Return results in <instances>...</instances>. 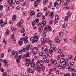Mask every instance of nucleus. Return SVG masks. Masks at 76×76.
<instances>
[{
  "mask_svg": "<svg viewBox=\"0 0 76 76\" xmlns=\"http://www.w3.org/2000/svg\"><path fill=\"white\" fill-rule=\"evenodd\" d=\"M37 51L38 48L37 47H35L33 49L32 53L33 54H37Z\"/></svg>",
  "mask_w": 76,
  "mask_h": 76,
  "instance_id": "39448f33",
  "label": "nucleus"
},
{
  "mask_svg": "<svg viewBox=\"0 0 76 76\" xmlns=\"http://www.w3.org/2000/svg\"><path fill=\"white\" fill-rule=\"evenodd\" d=\"M41 15H42V13L41 12H40L37 15V16L36 17V18H38V17H41Z\"/></svg>",
  "mask_w": 76,
  "mask_h": 76,
  "instance_id": "6ab92c4d",
  "label": "nucleus"
},
{
  "mask_svg": "<svg viewBox=\"0 0 76 76\" xmlns=\"http://www.w3.org/2000/svg\"><path fill=\"white\" fill-rule=\"evenodd\" d=\"M68 58L69 59H71L72 58V55H69L68 56Z\"/></svg>",
  "mask_w": 76,
  "mask_h": 76,
  "instance_id": "c85d7f7f",
  "label": "nucleus"
},
{
  "mask_svg": "<svg viewBox=\"0 0 76 76\" xmlns=\"http://www.w3.org/2000/svg\"><path fill=\"white\" fill-rule=\"evenodd\" d=\"M4 56V53H2L1 54V58H3V57Z\"/></svg>",
  "mask_w": 76,
  "mask_h": 76,
  "instance_id": "052dcab7",
  "label": "nucleus"
},
{
  "mask_svg": "<svg viewBox=\"0 0 76 76\" xmlns=\"http://www.w3.org/2000/svg\"><path fill=\"white\" fill-rule=\"evenodd\" d=\"M66 2L68 4V3H69V2H70V0H66Z\"/></svg>",
  "mask_w": 76,
  "mask_h": 76,
  "instance_id": "6e6d98bb",
  "label": "nucleus"
},
{
  "mask_svg": "<svg viewBox=\"0 0 76 76\" xmlns=\"http://www.w3.org/2000/svg\"><path fill=\"white\" fill-rule=\"evenodd\" d=\"M61 4V0H58L56 2H55L54 3V7H56V5H57V4H58V5H60Z\"/></svg>",
  "mask_w": 76,
  "mask_h": 76,
  "instance_id": "423d86ee",
  "label": "nucleus"
},
{
  "mask_svg": "<svg viewBox=\"0 0 76 76\" xmlns=\"http://www.w3.org/2000/svg\"><path fill=\"white\" fill-rule=\"evenodd\" d=\"M14 54L15 55V56L14 57L15 59H16L18 58V59H16V61L17 63H19V61H20V59H22V57H21L22 56L21 55L18 56V53L17 52H15Z\"/></svg>",
  "mask_w": 76,
  "mask_h": 76,
  "instance_id": "f257e3e1",
  "label": "nucleus"
},
{
  "mask_svg": "<svg viewBox=\"0 0 76 76\" xmlns=\"http://www.w3.org/2000/svg\"><path fill=\"white\" fill-rule=\"evenodd\" d=\"M18 44H20V45H22L23 44V42L22 41H19L18 42Z\"/></svg>",
  "mask_w": 76,
  "mask_h": 76,
  "instance_id": "393cba45",
  "label": "nucleus"
},
{
  "mask_svg": "<svg viewBox=\"0 0 76 76\" xmlns=\"http://www.w3.org/2000/svg\"><path fill=\"white\" fill-rule=\"evenodd\" d=\"M9 30L8 29L6 30V31L5 32V34L6 35H9V34L10 32Z\"/></svg>",
  "mask_w": 76,
  "mask_h": 76,
  "instance_id": "f3484780",
  "label": "nucleus"
},
{
  "mask_svg": "<svg viewBox=\"0 0 76 76\" xmlns=\"http://www.w3.org/2000/svg\"><path fill=\"white\" fill-rule=\"evenodd\" d=\"M60 41L58 39H57L56 40V43L57 44H59L60 43Z\"/></svg>",
  "mask_w": 76,
  "mask_h": 76,
  "instance_id": "c9c22d12",
  "label": "nucleus"
},
{
  "mask_svg": "<svg viewBox=\"0 0 76 76\" xmlns=\"http://www.w3.org/2000/svg\"><path fill=\"white\" fill-rule=\"evenodd\" d=\"M13 42L14 44H16V40L14 39L13 40Z\"/></svg>",
  "mask_w": 76,
  "mask_h": 76,
  "instance_id": "680f3d73",
  "label": "nucleus"
},
{
  "mask_svg": "<svg viewBox=\"0 0 76 76\" xmlns=\"http://www.w3.org/2000/svg\"><path fill=\"white\" fill-rule=\"evenodd\" d=\"M25 31V30L24 28H22L21 30V33H24Z\"/></svg>",
  "mask_w": 76,
  "mask_h": 76,
  "instance_id": "b1692460",
  "label": "nucleus"
},
{
  "mask_svg": "<svg viewBox=\"0 0 76 76\" xmlns=\"http://www.w3.org/2000/svg\"><path fill=\"white\" fill-rule=\"evenodd\" d=\"M40 56H42L43 55V53L42 52H40L39 53Z\"/></svg>",
  "mask_w": 76,
  "mask_h": 76,
  "instance_id": "de8ad7c7",
  "label": "nucleus"
},
{
  "mask_svg": "<svg viewBox=\"0 0 76 76\" xmlns=\"http://www.w3.org/2000/svg\"><path fill=\"white\" fill-rule=\"evenodd\" d=\"M68 69L69 71H73V70H75L74 69H73L72 68H69Z\"/></svg>",
  "mask_w": 76,
  "mask_h": 76,
  "instance_id": "bb28decb",
  "label": "nucleus"
},
{
  "mask_svg": "<svg viewBox=\"0 0 76 76\" xmlns=\"http://www.w3.org/2000/svg\"><path fill=\"white\" fill-rule=\"evenodd\" d=\"M16 28H14V27H13V28H12V31H16Z\"/></svg>",
  "mask_w": 76,
  "mask_h": 76,
  "instance_id": "c03bdc74",
  "label": "nucleus"
},
{
  "mask_svg": "<svg viewBox=\"0 0 76 76\" xmlns=\"http://www.w3.org/2000/svg\"><path fill=\"white\" fill-rule=\"evenodd\" d=\"M23 40L24 41V42L25 44H27L28 43V40L26 39H23Z\"/></svg>",
  "mask_w": 76,
  "mask_h": 76,
  "instance_id": "72a5a7b5",
  "label": "nucleus"
},
{
  "mask_svg": "<svg viewBox=\"0 0 76 76\" xmlns=\"http://www.w3.org/2000/svg\"><path fill=\"white\" fill-rule=\"evenodd\" d=\"M12 3L13 4H15L16 3V0H11Z\"/></svg>",
  "mask_w": 76,
  "mask_h": 76,
  "instance_id": "e433bc0d",
  "label": "nucleus"
},
{
  "mask_svg": "<svg viewBox=\"0 0 76 76\" xmlns=\"http://www.w3.org/2000/svg\"><path fill=\"white\" fill-rule=\"evenodd\" d=\"M66 67L67 69H69V68H70V66H69V65H66Z\"/></svg>",
  "mask_w": 76,
  "mask_h": 76,
  "instance_id": "49530a36",
  "label": "nucleus"
},
{
  "mask_svg": "<svg viewBox=\"0 0 76 76\" xmlns=\"http://www.w3.org/2000/svg\"><path fill=\"white\" fill-rule=\"evenodd\" d=\"M38 37H31L30 38V40L31 41H32L33 43L34 42H37L38 41Z\"/></svg>",
  "mask_w": 76,
  "mask_h": 76,
  "instance_id": "20e7f679",
  "label": "nucleus"
},
{
  "mask_svg": "<svg viewBox=\"0 0 76 76\" xmlns=\"http://www.w3.org/2000/svg\"><path fill=\"white\" fill-rule=\"evenodd\" d=\"M59 35H60V36H62L63 35V32H60L59 34Z\"/></svg>",
  "mask_w": 76,
  "mask_h": 76,
  "instance_id": "58836bf2",
  "label": "nucleus"
},
{
  "mask_svg": "<svg viewBox=\"0 0 76 76\" xmlns=\"http://www.w3.org/2000/svg\"><path fill=\"white\" fill-rule=\"evenodd\" d=\"M35 63H33V62L31 64V66L32 67H35Z\"/></svg>",
  "mask_w": 76,
  "mask_h": 76,
  "instance_id": "412c9836",
  "label": "nucleus"
},
{
  "mask_svg": "<svg viewBox=\"0 0 76 76\" xmlns=\"http://www.w3.org/2000/svg\"><path fill=\"white\" fill-rule=\"evenodd\" d=\"M64 76H70V75L69 73H68L66 74H64Z\"/></svg>",
  "mask_w": 76,
  "mask_h": 76,
  "instance_id": "ea45409f",
  "label": "nucleus"
},
{
  "mask_svg": "<svg viewBox=\"0 0 76 76\" xmlns=\"http://www.w3.org/2000/svg\"><path fill=\"white\" fill-rule=\"evenodd\" d=\"M35 12H34V11H31L30 13V16L35 15Z\"/></svg>",
  "mask_w": 76,
  "mask_h": 76,
  "instance_id": "a211bd4d",
  "label": "nucleus"
},
{
  "mask_svg": "<svg viewBox=\"0 0 76 76\" xmlns=\"http://www.w3.org/2000/svg\"><path fill=\"white\" fill-rule=\"evenodd\" d=\"M28 47H28L29 48V49L30 50H31V49L32 48V45H29L28 46Z\"/></svg>",
  "mask_w": 76,
  "mask_h": 76,
  "instance_id": "f704fd0d",
  "label": "nucleus"
},
{
  "mask_svg": "<svg viewBox=\"0 0 76 76\" xmlns=\"http://www.w3.org/2000/svg\"><path fill=\"white\" fill-rule=\"evenodd\" d=\"M68 61V59L67 58L64 59V62L65 63H66V61Z\"/></svg>",
  "mask_w": 76,
  "mask_h": 76,
  "instance_id": "4d7b16f0",
  "label": "nucleus"
},
{
  "mask_svg": "<svg viewBox=\"0 0 76 76\" xmlns=\"http://www.w3.org/2000/svg\"><path fill=\"white\" fill-rule=\"evenodd\" d=\"M0 23H1V27H3V26H4L6 24L5 23L3 22V20H0Z\"/></svg>",
  "mask_w": 76,
  "mask_h": 76,
  "instance_id": "6e6552de",
  "label": "nucleus"
},
{
  "mask_svg": "<svg viewBox=\"0 0 76 76\" xmlns=\"http://www.w3.org/2000/svg\"><path fill=\"white\" fill-rule=\"evenodd\" d=\"M38 3L36 1H35L34 3V6L35 7H37V5H38Z\"/></svg>",
  "mask_w": 76,
  "mask_h": 76,
  "instance_id": "2eb2a0df",
  "label": "nucleus"
},
{
  "mask_svg": "<svg viewBox=\"0 0 76 76\" xmlns=\"http://www.w3.org/2000/svg\"><path fill=\"white\" fill-rule=\"evenodd\" d=\"M68 17L67 16L65 18V21H66V22H67V21H68Z\"/></svg>",
  "mask_w": 76,
  "mask_h": 76,
  "instance_id": "7c9ffc66",
  "label": "nucleus"
},
{
  "mask_svg": "<svg viewBox=\"0 0 76 76\" xmlns=\"http://www.w3.org/2000/svg\"><path fill=\"white\" fill-rule=\"evenodd\" d=\"M29 55H30V53L26 54L24 55V56L26 57H29Z\"/></svg>",
  "mask_w": 76,
  "mask_h": 76,
  "instance_id": "cd10ccee",
  "label": "nucleus"
},
{
  "mask_svg": "<svg viewBox=\"0 0 76 76\" xmlns=\"http://www.w3.org/2000/svg\"><path fill=\"white\" fill-rule=\"evenodd\" d=\"M52 43V41H49V42H48V44H49V45H51Z\"/></svg>",
  "mask_w": 76,
  "mask_h": 76,
  "instance_id": "e2e57ef3",
  "label": "nucleus"
},
{
  "mask_svg": "<svg viewBox=\"0 0 76 76\" xmlns=\"http://www.w3.org/2000/svg\"><path fill=\"white\" fill-rule=\"evenodd\" d=\"M22 24V23H20V22H18V25L19 27L20 28L21 26H21V25Z\"/></svg>",
  "mask_w": 76,
  "mask_h": 76,
  "instance_id": "2f4dec72",
  "label": "nucleus"
},
{
  "mask_svg": "<svg viewBox=\"0 0 76 76\" xmlns=\"http://www.w3.org/2000/svg\"><path fill=\"white\" fill-rule=\"evenodd\" d=\"M12 3V0H9L8 1V4H10V6H13Z\"/></svg>",
  "mask_w": 76,
  "mask_h": 76,
  "instance_id": "f8f14e48",
  "label": "nucleus"
},
{
  "mask_svg": "<svg viewBox=\"0 0 76 76\" xmlns=\"http://www.w3.org/2000/svg\"><path fill=\"white\" fill-rule=\"evenodd\" d=\"M61 65H59L58 66V67L59 68V69H61Z\"/></svg>",
  "mask_w": 76,
  "mask_h": 76,
  "instance_id": "774afa93",
  "label": "nucleus"
},
{
  "mask_svg": "<svg viewBox=\"0 0 76 76\" xmlns=\"http://www.w3.org/2000/svg\"><path fill=\"white\" fill-rule=\"evenodd\" d=\"M49 16L50 18H53L54 15H53V12H51V14Z\"/></svg>",
  "mask_w": 76,
  "mask_h": 76,
  "instance_id": "dca6fc26",
  "label": "nucleus"
},
{
  "mask_svg": "<svg viewBox=\"0 0 76 76\" xmlns=\"http://www.w3.org/2000/svg\"><path fill=\"white\" fill-rule=\"evenodd\" d=\"M62 26L63 28H65V27H66V26H67V23H64V24L62 25Z\"/></svg>",
  "mask_w": 76,
  "mask_h": 76,
  "instance_id": "aec40b11",
  "label": "nucleus"
},
{
  "mask_svg": "<svg viewBox=\"0 0 76 76\" xmlns=\"http://www.w3.org/2000/svg\"><path fill=\"white\" fill-rule=\"evenodd\" d=\"M35 69L36 70H38V71H41V67H38L37 66L35 67Z\"/></svg>",
  "mask_w": 76,
  "mask_h": 76,
  "instance_id": "ddd939ff",
  "label": "nucleus"
},
{
  "mask_svg": "<svg viewBox=\"0 0 76 76\" xmlns=\"http://www.w3.org/2000/svg\"><path fill=\"white\" fill-rule=\"evenodd\" d=\"M46 24V22L45 21H43L42 23H40V25L42 28H44V27Z\"/></svg>",
  "mask_w": 76,
  "mask_h": 76,
  "instance_id": "9b49d317",
  "label": "nucleus"
},
{
  "mask_svg": "<svg viewBox=\"0 0 76 76\" xmlns=\"http://www.w3.org/2000/svg\"><path fill=\"white\" fill-rule=\"evenodd\" d=\"M60 56L61 57H63L64 56V54L63 53H61L60 54Z\"/></svg>",
  "mask_w": 76,
  "mask_h": 76,
  "instance_id": "79ce46f5",
  "label": "nucleus"
},
{
  "mask_svg": "<svg viewBox=\"0 0 76 76\" xmlns=\"http://www.w3.org/2000/svg\"><path fill=\"white\" fill-rule=\"evenodd\" d=\"M48 1V0H44L43 2L45 3H46Z\"/></svg>",
  "mask_w": 76,
  "mask_h": 76,
  "instance_id": "69168bd1",
  "label": "nucleus"
},
{
  "mask_svg": "<svg viewBox=\"0 0 76 76\" xmlns=\"http://www.w3.org/2000/svg\"><path fill=\"white\" fill-rule=\"evenodd\" d=\"M42 49L43 51H45L46 52H48V49H47V46H43L42 47Z\"/></svg>",
  "mask_w": 76,
  "mask_h": 76,
  "instance_id": "9d476101",
  "label": "nucleus"
},
{
  "mask_svg": "<svg viewBox=\"0 0 76 76\" xmlns=\"http://www.w3.org/2000/svg\"><path fill=\"white\" fill-rule=\"evenodd\" d=\"M41 69L42 70V71L44 72V69H45V67L43 66L42 67H41Z\"/></svg>",
  "mask_w": 76,
  "mask_h": 76,
  "instance_id": "37998d69",
  "label": "nucleus"
},
{
  "mask_svg": "<svg viewBox=\"0 0 76 76\" xmlns=\"http://www.w3.org/2000/svg\"><path fill=\"white\" fill-rule=\"evenodd\" d=\"M23 52V50H20L19 52V54H21Z\"/></svg>",
  "mask_w": 76,
  "mask_h": 76,
  "instance_id": "a18cd8bd",
  "label": "nucleus"
},
{
  "mask_svg": "<svg viewBox=\"0 0 76 76\" xmlns=\"http://www.w3.org/2000/svg\"><path fill=\"white\" fill-rule=\"evenodd\" d=\"M58 53H62V50L59 49H58Z\"/></svg>",
  "mask_w": 76,
  "mask_h": 76,
  "instance_id": "8fccbe9b",
  "label": "nucleus"
},
{
  "mask_svg": "<svg viewBox=\"0 0 76 76\" xmlns=\"http://www.w3.org/2000/svg\"><path fill=\"white\" fill-rule=\"evenodd\" d=\"M22 50L23 52H25V51H26V49L25 48H23Z\"/></svg>",
  "mask_w": 76,
  "mask_h": 76,
  "instance_id": "864d4df0",
  "label": "nucleus"
},
{
  "mask_svg": "<svg viewBox=\"0 0 76 76\" xmlns=\"http://www.w3.org/2000/svg\"><path fill=\"white\" fill-rule=\"evenodd\" d=\"M39 64L41 65H42L43 64H44V62H43V61L42 60H40L39 61Z\"/></svg>",
  "mask_w": 76,
  "mask_h": 76,
  "instance_id": "c756f323",
  "label": "nucleus"
},
{
  "mask_svg": "<svg viewBox=\"0 0 76 76\" xmlns=\"http://www.w3.org/2000/svg\"><path fill=\"white\" fill-rule=\"evenodd\" d=\"M34 37H35L36 38H38V37H39V36H38V34L36 33L34 34Z\"/></svg>",
  "mask_w": 76,
  "mask_h": 76,
  "instance_id": "5701e85b",
  "label": "nucleus"
},
{
  "mask_svg": "<svg viewBox=\"0 0 76 76\" xmlns=\"http://www.w3.org/2000/svg\"><path fill=\"white\" fill-rule=\"evenodd\" d=\"M49 23H50L51 24H52V23H53V20H50L49 22Z\"/></svg>",
  "mask_w": 76,
  "mask_h": 76,
  "instance_id": "bf43d9fd",
  "label": "nucleus"
},
{
  "mask_svg": "<svg viewBox=\"0 0 76 76\" xmlns=\"http://www.w3.org/2000/svg\"><path fill=\"white\" fill-rule=\"evenodd\" d=\"M68 17H70L72 15V13H70V12H69L68 13Z\"/></svg>",
  "mask_w": 76,
  "mask_h": 76,
  "instance_id": "4be33fe9",
  "label": "nucleus"
},
{
  "mask_svg": "<svg viewBox=\"0 0 76 76\" xmlns=\"http://www.w3.org/2000/svg\"><path fill=\"white\" fill-rule=\"evenodd\" d=\"M23 20H20L19 23H23Z\"/></svg>",
  "mask_w": 76,
  "mask_h": 76,
  "instance_id": "0e129e2a",
  "label": "nucleus"
},
{
  "mask_svg": "<svg viewBox=\"0 0 76 76\" xmlns=\"http://www.w3.org/2000/svg\"><path fill=\"white\" fill-rule=\"evenodd\" d=\"M59 20V16H58V15H56L55 17V19L54 20H53L54 25L56 24V21L58 20Z\"/></svg>",
  "mask_w": 76,
  "mask_h": 76,
  "instance_id": "1a4fd4ad",
  "label": "nucleus"
},
{
  "mask_svg": "<svg viewBox=\"0 0 76 76\" xmlns=\"http://www.w3.org/2000/svg\"><path fill=\"white\" fill-rule=\"evenodd\" d=\"M39 64V61H37V63H36V64L37 65H38V64Z\"/></svg>",
  "mask_w": 76,
  "mask_h": 76,
  "instance_id": "338daca9",
  "label": "nucleus"
},
{
  "mask_svg": "<svg viewBox=\"0 0 76 76\" xmlns=\"http://www.w3.org/2000/svg\"><path fill=\"white\" fill-rule=\"evenodd\" d=\"M44 40V39H41V41L42 42V44H42V45H44V42H43Z\"/></svg>",
  "mask_w": 76,
  "mask_h": 76,
  "instance_id": "4c0bfd02",
  "label": "nucleus"
},
{
  "mask_svg": "<svg viewBox=\"0 0 76 76\" xmlns=\"http://www.w3.org/2000/svg\"><path fill=\"white\" fill-rule=\"evenodd\" d=\"M15 51L14 50H12V51L11 52V54H12V55H14V54H15Z\"/></svg>",
  "mask_w": 76,
  "mask_h": 76,
  "instance_id": "5fc2aeb1",
  "label": "nucleus"
},
{
  "mask_svg": "<svg viewBox=\"0 0 76 76\" xmlns=\"http://www.w3.org/2000/svg\"><path fill=\"white\" fill-rule=\"evenodd\" d=\"M63 62H64V58H62L60 60V63L61 64V63H63Z\"/></svg>",
  "mask_w": 76,
  "mask_h": 76,
  "instance_id": "4468645a",
  "label": "nucleus"
},
{
  "mask_svg": "<svg viewBox=\"0 0 76 76\" xmlns=\"http://www.w3.org/2000/svg\"><path fill=\"white\" fill-rule=\"evenodd\" d=\"M26 49L27 50H29V45H27V46H26Z\"/></svg>",
  "mask_w": 76,
  "mask_h": 76,
  "instance_id": "a19ab883",
  "label": "nucleus"
},
{
  "mask_svg": "<svg viewBox=\"0 0 76 76\" xmlns=\"http://www.w3.org/2000/svg\"><path fill=\"white\" fill-rule=\"evenodd\" d=\"M48 30L49 31H51V30H52V28H51V26H47L45 27V28L44 30V32L47 33Z\"/></svg>",
  "mask_w": 76,
  "mask_h": 76,
  "instance_id": "f03ea898",
  "label": "nucleus"
},
{
  "mask_svg": "<svg viewBox=\"0 0 76 76\" xmlns=\"http://www.w3.org/2000/svg\"><path fill=\"white\" fill-rule=\"evenodd\" d=\"M39 22V20H38V18H37L35 19L34 21H33L32 22V24L33 25H35L36 22L38 23Z\"/></svg>",
  "mask_w": 76,
  "mask_h": 76,
  "instance_id": "0eeeda50",
  "label": "nucleus"
},
{
  "mask_svg": "<svg viewBox=\"0 0 76 76\" xmlns=\"http://www.w3.org/2000/svg\"><path fill=\"white\" fill-rule=\"evenodd\" d=\"M53 49H51L50 48L49 50V51L50 53H53Z\"/></svg>",
  "mask_w": 76,
  "mask_h": 76,
  "instance_id": "473e14b6",
  "label": "nucleus"
},
{
  "mask_svg": "<svg viewBox=\"0 0 76 76\" xmlns=\"http://www.w3.org/2000/svg\"><path fill=\"white\" fill-rule=\"evenodd\" d=\"M50 48L51 49H53V48H54V46L51 45L50 46Z\"/></svg>",
  "mask_w": 76,
  "mask_h": 76,
  "instance_id": "13d9d810",
  "label": "nucleus"
},
{
  "mask_svg": "<svg viewBox=\"0 0 76 76\" xmlns=\"http://www.w3.org/2000/svg\"><path fill=\"white\" fill-rule=\"evenodd\" d=\"M66 65L65 64H64L62 66V69H64L65 68V67H66Z\"/></svg>",
  "mask_w": 76,
  "mask_h": 76,
  "instance_id": "603ef678",
  "label": "nucleus"
},
{
  "mask_svg": "<svg viewBox=\"0 0 76 76\" xmlns=\"http://www.w3.org/2000/svg\"><path fill=\"white\" fill-rule=\"evenodd\" d=\"M57 60H55L53 62V63L54 64H57Z\"/></svg>",
  "mask_w": 76,
  "mask_h": 76,
  "instance_id": "a878e982",
  "label": "nucleus"
},
{
  "mask_svg": "<svg viewBox=\"0 0 76 76\" xmlns=\"http://www.w3.org/2000/svg\"><path fill=\"white\" fill-rule=\"evenodd\" d=\"M48 56H49L50 57H52V54L50 52L48 53H45V54L43 56V59L45 60L48 57Z\"/></svg>",
  "mask_w": 76,
  "mask_h": 76,
  "instance_id": "7ed1b4c3",
  "label": "nucleus"
},
{
  "mask_svg": "<svg viewBox=\"0 0 76 76\" xmlns=\"http://www.w3.org/2000/svg\"><path fill=\"white\" fill-rule=\"evenodd\" d=\"M3 76H7V74L6 73V72H4L3 74Z\"/></svg>",
  "mask_w": 76,
  "mask_h": 76,
  "instance_id": "09e8293b",
  "label": "nucleus"
},
{
  "mask_svg": "<svg viewBox=\"0 0 76 76\" xmlns=\"http://www.w3.org/2000/svg\"><path fill=\"white\" fill-rule=\"evenodd\" d=\"M29 72L30 73H34V72L31 69H30V70H29V72Z\"/></svg>",
  "mask_w": 76,
  "mask_h": 76,
  "instance_id": "3c124183",
  "label": "nucleus"
}]
</instances>
